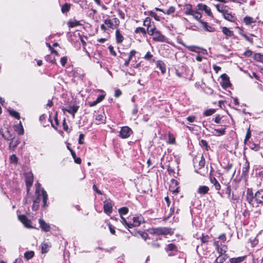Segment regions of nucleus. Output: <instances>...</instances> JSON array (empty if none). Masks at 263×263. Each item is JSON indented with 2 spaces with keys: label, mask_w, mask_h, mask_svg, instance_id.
I'll use <instances>...</instances> for the list:
<instances>
[{
  "label": "nucleus",
  "mask_w": 263,
  "mask_h": 263,
  "mask_svg": "<svg viewBox=\"0 0 263 263\" xmlns=\"http://www.w3.org/2000/svg\"><path fill=\"white\" fill-rule=\"evenodd\" d=\"M39 222L40 227L42 230L46 232L50 231L51 228L50 226L48 223H47L44 220L40 219H39Z\"/></svg>",
  "instance_id": "nucleus-15"
},
{
  "label": "nucleus",
  "mask_w": 263,
  "mask_h": 263,
  "mask_svg": "<svg viewBox=\"0 0 263 263\" xmlns=\"http://www.w3.org/2000/svg\"><path fill=\"white\" fill-rule=\"evenodd\" d=\"M204 165H205V160L203 158V156H202L201 157V160L199 162V166L201 168V167H203L204 166Z\"/></svg>",
  "instance_id": "nucleus-63"
},
{
  "label": "nucleus",
  "mask_w": 263,
  "mask_h": 263,
  "mask_svg": "<svg viewBox=\"0 0 263 263\" xmlns=\"http://www.w3.org/2000/svg\"><path fill=\"white\" fill-rule=\"evenodd\" d=\"M34 255V253L33 251H28L24 254V257L26 259L29 260L32 258L33 257Z\"/></svg>",
  "instance_id": "nucleus-40"
},
{
  "label": "nucleus",
  "mask_w": 263,
  "mask_h": 263,
  "mask_svg": "<svg viewBox=\"0 0 263 263\" xmlns=\"http://www.w3.org/2000/svg\"><path fill=\"white\" fill-rule=\"evenodd\" d=\"M8 111H9V114L12 117H13L15 118V119H20V114L16 111H15L14 110H12V109H9Z\"/></svg>",
  "instance_id": "nucleus-31"
},
{
  "label": "nucleus",
  "mask_w": 263,
  "mask_h": 263,
  "mask_svg": "<svg viewBox=\"0 0 263 263\" xmlns=\"http://www.w3.org/2000/svg\"><path fill=\"white\" fill-rule=\"evenodd\" d=\"M222 33L225 35L226 39H229L230 37L234 35L233 31L230 30L226 27H222L221 28Z\"/></svg>",
  "instance_id": "nucleus-18"
},
{
  "label": "nucleus",
  "mask_w": 263,
  "mask_h": 263,
  "mask_svg": "<svg viewBox=\"0 0 263 263\" xmlns=\"http://www.w3.org/2000/svg\"><path fill=\"white\" fill-rule=\"evenodd\" d=\"M245 256H241L236 258H231L230 259V263H241L245 260Z\"/></svg>",
  "instance_id": "nucleus-27"
},
{
  "label": "nucleus",
  "mask_w": 263,
  "mask_h": 263,
  "mask_svg": "<svg viewBox=\"0 0 263 263\" xmlns=\"http://www.w3.org/2000/svg\"><path fill=\"white\" fill-rule=\"evenodd\" d=\"M132 133L131 128L128 126H123L121 129L120 136L123 139L127 138L130 136Z\"/></svg>",
  "instance_id": "nucleus-4"
},
{
  "label": "nucleus",
  "mask_w": 263,
  "mask_h": 263,
  "mask_svg": "<svg viewBox=\"0 0 263 263\" xmlns=\"http://www.w3.org/2000/svg\"><path fill=\"white\" fill-rule=\"evenodd\" d=\"M221 78H222V82L221 83L222 87L227 88L230 85V81L227 76L226 74H223L221 76Z\"/></svg>",
  "instance_id": "nucleus-21"
},
{
  "label": "nucleus",
  "mask_w": 263,
  "mask_h": 263,
  "mask_svg": "<svg viewBox=\"0 0 263 263\" xmlns=\"http://www.w3.org/2000/svg\"><path fill=\"white\" fill-rule=\"evenodd\" d=\"M254 198V196H253V193H252L251 192L248 191L247 193L246 196L247 200L248 201V202L251 204L253 201Z\"/></svg>",
  "instance_id": "nucleus-33"
},
{
  "label": "nucleus",
  "mask_w": 263,
  "mask_h": 263,
  "mask_svg": "<svg viewBox=\"0 0 263 263\" xmlns=\"http://www.w3.org/2000/svg\"><path fill=\"white\" fill-rule=\"evenodd\" d=\"M156 30V28L154 25H152L150 27L147 28V32L149 35H152Z\"/></svg>",
  "instance_id": "nucleus-35"
},
{
  "label": "nucleus",
  "mask_w": 263,
  "mask_h": 263,
  "mask_svg": "<svg viewBox=\"0 0 263 263\" xmlns=\"http://www.w3.org/2000/svg\"><path fill=\"white\" fill-rule=\"evenodd\" d=\"M200 24L202 25V27L204 29L208 32H212L215 30L214 28L213 27L208 25V23L203 21H200Z\"/></svg>",
  "instance_id": "nucleus-24"
},
{
  "label": "nucleus",
  "mask_w": 263,
  "mask_h": 263,
  "mask_svg": "<svg viewBox=\"0 0 263 263\" xmlns=\"http://www.w3.org/2000/svg\"><path fill=\"white\" fill-rule=\"evenodd\" d=\"M128 212V209L126 207H123L119 209V213L121 217L127 214Z\"/></svg>",
  "instance_id": "nucleus-38"
},
{
  "label": "nucleus",
  "mask_w": 263,
  "mask_h": 263,
  "mask_svg": "<svg viewBox=\"0 0 263 263\" xmlns=\"http://www.w3.org/2000/svg\"><path fill=\"white\" fill-rule=\"evenodd\" d=\"M45 59L47 61L51 63H55V59L54 57H52L50 55H48L45 57Z\"/></svg>",
  "instance_id": "nucleus-53"
},
{
  "label": "nucleus",
  "mask_w": 263,
  "mask_h": 263,
  "mask_svg": "<svg viewBox=\"0 0 263 263\" xmlns=\"http://www.w3.org/2000/svg\"><path fill=\"white\" fill-rule=\"evenodd\" d=\"M242 36H243L246 40H247L248 42L252 44L253 43V39L249 37L247 35H246L245 33H241L240 34Z\"/></svg>",
  "instance_id": "nucleus-58"
},
{
  "label": "nucleus",
  "mask_w": 263,
  "mask_h": 263,
  "mask_svg": "<svg viewBox=\"0 0 263 263\" xmlns=\"http://www.w3.org/2000/svg\"><path fill=\"white\" fill-rule=\"evenodd\" d=\"M209 191V187L205 185H201L200 186L198 189V193L201 195H203L206 194Z\"/></svg>",
  "instance_id": "nucleus-23"
},
{
  "label": "nucleus",
  "mask_w": 263,
  "mask_h": 263,
  "mask_svg": "<svg viewBox=\"0 0 263 263\" xmlns=\"http://www.w3.org/2000/svg\"><path fill=\"white\" fill-rule=\"evenodd\" d=\"M210 181L214 186L215 189L217 191L220 190L221 185L215 177H211Z\"/></svg>",
  "instance_id": "nucleus-26"
},
{
  "label": "nucleus",
  "mask_w": 263,
  "mask_h": 263,
  "mask_svg": "<svg viewBox=\"0 0 263 263\" xmlns=\"http://www.w3.org/2000/svg\"><path fill=\"white\" fill-rule=\"evenodd\" d=\"M104 116L103 115H101V114H100V115H97L96 116V120L97 121H98L97 122V124H99L101 123H103L104 121Z\"/></svg>",
  "instance_id": "nucleus-39"
},
{
  "label": "nucleus",
  "mask_w": 263,
  "mask_h": 263,
  "mask_svg": "<svg viewBox=\"0 0 263 263\" xmlns=\"http://www.w3.org/2000/svg\"><path fill=\"white\" fill-rule=\"evenodd\" d=\"M113 203L110 200H105L104 202V212L107 215H109L112 212Z\"/></svg>",
  "instance_id": "nucleus-5"
},
{
  "label": "nucleus",
  "mask_w": 263,
  "mask_h": 263,
  "mask_svg": "<svg viewBox=\"0 0 263 263\" xmlns=\"http://www.w3.org/2000/svg\"><path fill=\"white\" fill-rule=\"evenodd\" d=\"M225 193L228 195V197L230 198L231 196V189L230 186H228L225 190H223Z\"/></svg>",
  "instance_id": "nucleus-54"
},
{
  "label": "nucleus",
  "mask_w": 263,
  "mask_h": 263,
  "mask_svg": "<svg viewBox=\"0 0 263 263\" xmlns=\"http://www.w3.org/2000/svg\"><path fill=\"white\" fill-rule=\"evenodd\" d=\"M142 217H134L133 218V223H130L131 228L133 227H138L140 225Z\"/></svg>",
  "instance_id": "nucleus-20"
},
{
  "label": "nucleus",
  "mask_w": 263,
  "mask_h": 263,
  "mask_svg": "<svg viewBox=\"0 0 263 263\" xmlns=\"http://www.w3.org/2000/svg\"><path fill=\"white\" fill-rule=\"evenodd\" d=\"M254 59L259 62L263 63V54L256 53L254 54Z\"/></svg>",
  "instance_id": "nucleus-30"
},
{
  "label": "nucleus",
  "mask_w": 263,
  "mask_h": 263,
  "mask_svg": "<svg viewBox=\"0 0 263 263\" xmlns=\"http://www.w3.org/2000/svg\"><path fill=\"white\" fill-rule=\"evenodd\" d=\"M153 57V54L149 51H148L146 53L144 58L146 60L151 61Z\"/></svg>",
  "instance_id": "nucleus-56"
},
{
  "label": "nucleus",
  "mask_w": 263,
  "mask_h": 263,
  "mask_svg": "<svg viewBox=\"0 0 263 263\" xmlns=\"http://www.w3.org/2000/svg\"><path fill=\"white\" fill-rule=\"evenodd\" d=\"M227 246L223 245L221 248H219V251H217V252L220 255H222V254L225 253L227 252Z\"/></svg>",
  "instance_id": "nucleus-50"
},
{
  "label": "nucleus",
  "mask_w": 263,
  "mask_h": 263,
  "mask_svg": "<svg viewBox=\"0 0 263 263\" xmlns=\"http://www.w3.org/2000/svg\"><path fill=\"white\" fill-rule=\"evenodd\" d=\"M254 198L257 203H263V189L258 191L255 193Z\"/></svg>",
  "instance_id": "nucleus-13"
},
{
  "label": "nucleus",
  "mask_w": 263,
  "mask_h": 263,
  "mask_svg": "<svg viewBox=\"0 0 263 263\" xmlns=\"http://www.w3.org/2000/svg\"><path fill=\"white\" fill-rule=\"evenodd\" d=\"M108 49L109 50L110 54L114 56H116V52H115L113 46L110 45L108 47Z\"/></svg>",
  "instance_id": "nucleus-61"
},
{
  "label": "nucleus",
  "mask_w": 263,
  "mask_h": 263,
  "mask_svg": "<svg viewBox=\"0 0 263 263\" xmlns=\"http://www.w3.org/2000/svg\"><path fill=\"white\" fill-rule=\"evenodd\" d=\"M199 10H204V12L210 16H212V13L210 7H208L206 5L203 4H199L197 5Z\"/></svg>",
  "instance_id": "nucleus-12"
},
{
  "label": "nucleus",
  "mask_w": 263,
  "mask_h": 263,
  "mask_svg": "<svg viewBox=\"0 0 263 263\" xmlns=\"http://www.w3.org/2000/svg\"><path fill=\"white\" fill-rule=\"evenodd\" d=\"M226 260V258L222 256V255H219L215 260L216 263H223Z\"/></svg>",
  "instance_id": "nucleus-46"
},
{
  "label": "nucleus",
  "mask_w": 263,
  "mask_h": 263,
  "mask_svg": "<svg viewBox=\"0 0 263 263\" xmlns=\"http://www.w3.org/2000/svg\"><path fill=\"white\" fill-rule=\"evenodd\" d=\"M79 108V106L74 105L72 106H69L68 108H63L62 110L64 112H67L70 114H72L74 117V114L78 111Z\"/></svg>",
  "instance_id": "nucleus-10"
},
{
  "label": "nucleus",
  "mask_w": 263,
  "mask_h": 263,
  "mask_svg": "<svg viewBox=\"0 0 263 263\" xmlns=\"http://www.w3.org/2000/svg\"><path fill=\"white\" fill-rule=\"evenodd\" d=\"M135 33L137 34L142 33L143 34H146V31L144 28L139 27L136 28L135 30Z\"/></svg>",
  "instance_id": "nucleus-43"
},
{
  "label": "nucleus",
  "mask_w": 263,
  "mask_h": 263,
  "mask_svg": "<svg viewBox=\"0 0 263 263\" xmlns=\"http://www.w3.org/2000/svg\"><path fill=\"white\" fill-rule=\"evenodd\" d=\"M10 161L11 163H16L18 161V159L15 155L13 154L10 157Z\"/></svg>",
  "instance_id": "nucleus-52"
},
{
  "label": "nucleus",
  "mask_w": 263,
  "mask_h": 263,
  "mask_svg": "<svg viewBox=\"0 0 263 263\" xmlns=\"http://www.w3.org/2000/svg\"><path fill=\"white\" fill-rule=\"evenodd\" d=\"M249 163L248 161H246L242 167V174L245 175L249 170Z\"/></svg>",
  "instance_id": "nucleus-28"
},
{
  "label": "nucleus",
  "mask_w": 263,
  "mask_h": 263,
  "mask_svg": "<svg viewBox=\"0 0 263 263\" xmlns=\"http://www.w3.org/2000/svg\"><path fill=\"white\" fill-rule=\"evenodd\" d=\"M67 57H63L61 58L60 62H61V65L63 66H65V64L67 63Z\"/></svg>",
  "instance_id": "nucleus-64"
},
{
  "label": "nucleus",
  "mask_w": 263,
  "mask_h": 263,
  "mask_svg": "<svg viewBox=\"0 0 263 263\" xmlns=\"http://www.w3.org/2000/svg\"><path fill=\"white\" fill-rule=\"evenodd\" d=\"M186 48L190 51L195 52L198 53V54H201L205 55V54H207V53H208L206 50L201 48L198 46H186Z\"/></svg>",
  "instance_id": "nucleus-6"
},
{
  "label": "nucleus",
  "mask_w": 263,
  "mask_h": 263,
  "mask_svg": "<svg viewBox=\"0 0 263 263\" xmlns=\"http://www.w3.org/2000/svg\"><path fill=\"white\" fill-rule=\"evenodd\" d=\"M209 239V237L208 235L204 236L202 235V236L201 238V241L202 243H206V242H208Z\"/></svg>",
  "instance_id": "nucleus-62"
},
{
  "label": "nucleus",
  "mask_w": 263,
  "mask_h": 263,
  "mask_svg": "<svg viewBox=\"0 0 263 263\" xmlns=\"http://www.w3.org/2000/svg\"><path fill=\"white\" fill-rule=\"evenodd\" d=\"M170 191L174 194L179 192L178 182L174 179L171 181Z\"/></svg>",
  "instance_id": "nucleus-8"
},
{
  "label": "nucleus",
  "mask_w": 263,
  "mask_h": 263,
  "mask_svg": "<svg viewBox=\"0 0 263 263\" xmlns=\"http://www.w3.org/2000/svg\"><path fill=\"white\" fill-rule=\"evenodd\" d=\"M121 222L123 224L125 225L128 228H131V226L130 225V223L127 222L125 218H124L123 216L121 217Z\"/></svg>",
  "instance_id": "nucleus-51"
},
{
  "label": "nucleus",
  "mask_w": 263,
  "mask_h": 263,
  "mask_svg": "<svg viewBox=\"0 0 263 263\" xmlns=\"http://www.w3.org/2000/svg\"><path fill=\"white\" fill-rule=\"evenodd\" d=\"M175 11V8L174 6L170 7L166 11H165L164 14L170 15L173 14Z\"/></svg>",
  "instance_id": "nucleus-49"
},
{
  "label": "nucleus",
  "mask_w": 263,
  "mask_h": 263,
  "mask_svg": "<svg viewBox=\"0 0 263 263\" xmlns=\"http://www.w3.org/2000/svg\"><path fill=\"white\" fill-rule=\"evenodd\" d=\"M243 21L246 23V25H248L253 23L254 21L253 20V18L250 16H246L243 18Z\"/></svg>",
  "instance_id": "nucleus-45"
},
{
  "label": "nucleus",
  "mask_w": 263,
  "mask_h": 263,
  "mask_svg": "<svg viewBox=\"0 0 263 263\" xmlns=\"http://www.w3.org/2000/svg\"><path fill=\"white\" fill-rule=\"evenodd\" d=\"M184 13L185 15H192L195 10L193 9L192 5L191 4H186L184 7Z\"/></svg>",
  "instance_id": "nucleus-17"
},
{
  "label": "nucleus",
  "mask_w": 263,
  "mask_h": 263,
  "mask_svg": "<svg viewBox=\"0 0 263 263\" xmlns=\"http://www.w3.org/2000/svg\"><path fill=\"white\" fill-rule=\"evenodd\" d=\"M70 153L74 159V162L77 164H80L81 163V158L77 157L75 152L72 149H70Z\"/></svg>",
  "instance_id": "nucleus-32"
},
{
  "label": "nucleus",
  "mask_w": 263,
  "mask_h": 263,
  "mask_svg": "<svg viewBox=\"0 0 263 263\" xmlns=\"http://www.w3.org/2000/svg\"><path fill=\"white\" fill-rule=\"evenodd\" d=\"M165 251L166 252L172 251H177V248L176 245L174 243H170L168 244L165 248Z\"/></svg>",
  "instance_id": "nucleus-29"
},
{
  "label": "nucleus",
  "mask_w": 263,
  "mask_h": 263,
  "mask_svg": "<svg viewBox=\"0 0 263 263\" xmlns=\"http://www.w3.org/2000/svg\"><path fill=\"white\" fill-rule=\"evenodd\" d=\"M116 40L118 44H121L124 40V36L121 33L119 29H117L116 31Z\"/></svg>",
  "instance_id": "nucleus-22"
},
{
  "label": "nucleus",
  "mask_w": 263,
  "mask_h": 263,
  "mask_svg": "<svg viewBox=\"0 0 263 263\" xmlns=\"http://www.w3.org/2000/svg\"><path fill=\"white\" fill-rule=\"evenodd\" d=\"M70 8V5L68 3H65L62 6L61 11L62 13H65L67 12Z\"/></svg>",
  "instance_id": "nucleus-37"
},
{
  "label": "nucleus",
  "mask_w": 263,
  "mask_h": 263,
  "mask_svg": "<svg viewBox=\"0 0 263 263\" xmlns=\"http://www.w3.org/2000/svg\"><path fill=\"white\" fill-rule=\"evenodd\" d=\"M222 117L220 116L219 115H217L214 119V121L215 123L217 124H220L221 123V119Z\"/></svg>",
  "instance_id": "nucleus-57"
},
{
  "label": "nucleus",
  "mask_w": 263,
  "mask_h": 263,
  "mask_svg": "<svg viewBox=\"0 0 263 263\" xmlns=\"http://www.w3.org/2000/svg\"><path fill=\"white\" fill-rule=\"evenodd\" d=\"M193 17L196 19L197 21H198L200 23V21H202L200 18H201V14L200 12H198L197 11L195 10L193 14L192 15Z\"/></svg>",
  "instance_id": "nucleus-34"
},
{
  "label": "nucleus",
  "mask_w": 263,
  "mask_h": 263,
  "mask_svg": "<svg viewBox=\"0 0 263 263\" xmlns=\"http://www.w3.org/2000/svg\"><path fill=\"white\" fill-rule=\"evenodd\" d=\"M18 219L25 226V227L30 228H31L30 226L31 221L24 215H21L18 216Z\"/></svg>",
  "instance_id": "nucleus-9"
},
{
  "label": "nucleus",
  "mask_w": 263,
  "mask_h": 263,
  "mask_svg": "<svg viewBox=\"0 0 263 263\" xmlns=\"http://www.w3.org/2000/svg\"><path fill=\"white\" fill-rule=\"evenodd\" d=\"M200 145L201 147H204L206 151L208 150L209 146L208 145V142H206V140L202 139L200 141Z\"/></svg>",
  "instance_id": "nucleus-48"
},
{
  "label": "nucleus",
  "mask_w": 263,
  "mask_h": 263,
  "mask_svg": "<svg viewBox=\"0 0 263 263\" xmlns=\"http://www.w3.org/2000/svg\"><path fill=\"white\" fill-rule=\"evenodd\" d=\"M42 246V253H46L48 251L49 245L46 242H43L41 245Z\"/></svg>",
  "instance_id": "nucleus-41"
},
{
  "label": "nucleus",
  "mask_w": 263,
  "mask_h": 263,
  "mask_svg": "<svg viewBox=\"0 0 263 263\" xmlns=\"http://www.w3.org/2000/svg\"><path fill=\"white\" fill-rule=\"evenodd\" d=\"M33 181V174L31 173L26 175V185L27 188H29L32 184Z\"/></svg>",
  "instance_id": "nucleus-14"
},
{
  "label": "nucleus",
  "mask_w": 263,
  "mask_h": 263,
  "mask_svg": "<svg viewBox=\"0 0 263 263\" xmlns=\"http://www.w3.org/2000/svg\"><path fill=\"white\" fill-rule=\"evenodd\" d=\"M104 23L110 28L113 29L114 28V24L113 23L112 20L110 19H106L104 21Z\"/></svg>",
  "instance_id": "nucleus-44"
},
{
  "label": "nucleus",
  "mask_w": 263,
  "mask_h": 263,
  "mask_svg": "<svg viewBox=\"0 0 263 263\" xmlns=\"http://www.w3.org/2000/svg\"><path fill=\"white\" fill-rule=\"evenodd\" d=\"M136 51L132 50L129 53L123 52L121 53L120 58L124 60V66H128L130 61L135 57Z\"/></svg>",
  "instance_id": "nucleus-3"
},
{
  "label": "nucleus",
  "mask_w": 263,
  "mask_h": 263,
  "mask_svg": "<svg viewBox=\"0 0 263 263\" xmlns=\"http://www.w3.org/2000/svg\"><path fill=\"white\" fill-rule=\"evenodd\" d=\"M226 133V128L218 129H214L213 132H212V134L216 136H220L224 135Z\"/></svg>",
  "instance_id": "nucleus-25"
},
{
  "label": "nucleus",
  "mask_w": 263,
  "mask_h": 263,
  "mask_svg": "<svg viewBox=\"0 0 263 263\" xmlns=\"http://www.w3.org/2000/svg\"><path fill=\"white\" fill-rule=\"evenodd\" d=\"M149 234L155 235L156 236V239H158V237L159 235H167L171 234V229L167 228H152L148 231Z\"/></svg>",
  "instance_id": "nucleus-1"
},
{
  "label": "nucleus",
  "mask_w": 263,
  "mask_h": 263,
  "mask_svg": "<svg viewBox=\"0 0 263 263\" xmlns=\"http://www.w3.org/2000/svg\"><path fill=\"white\" fill-rule=\"evenodd\" d=\"M153 36V39L155 41L163 42L165 39V36L162 35L160 32L157 30L152 35Z\"/></svg>",
  "instance_id": "nucleus-11"
},
{
  "label": "nucleus",
  "mask_w": 263,
  "mask_h": 263,
  "mask_svg": "<svg viewBox=\"0 0 263 263\" xmlns=\"http://www.w3.org/2000/svg\"><path fill=\"white\" fill-rule=\"evenodd\" d=\"M216 9L218 11L221 12L223 14V12H225L227 10L225 9L226 6L221 4H217L216 5Z\"/></svg>",
  "instance_id": "nucleus-36"
},
{
  "label": "nucleus",
  "mask_w": 263,
  "mask_h": 263,
  "mask_svg": "<svg viewBox=\"0 0 263 263\" xmlns=\"http://www.w3.org/2000/svg\"><path fill=\"white\" fill-rule=\"evenodd\" d=\"M215 112L214 109H209L204 111L203 115L205 116H209L213 115Z\"/></svg>",
  "instance_id": "nucleus-47"
},
{
  "label": "nucleus",
  "mask_w": 263,
  "mask_h": 263,
  "mask_svg": "<svg viewBox=\"0 0 263 263\" xmlns=\"http://www.w3.org/2000/svg\"><path fill=\"white\" fill-rule=\"evenodd\" d=\"M35 195H36V197L33 199V202L34 203L38 204L39 203L40 201V196H42L43 203V206L44 208L47 206V200L48 199V196L46 191L44 189H42L41 190V194H40L39 196L38 194H35Z\"/></svg>",
  "instance_id": "nucleus-2"
},
{
  "label": "nucleus",
  "mask_w": 263,
  "mask_h": 263,
  "mask_svg": "<svg viewBox=\"0 0 263 263\" xmlns=\"http://www.w3.org/2000/svg\"><path fill=\"white\" fill-rule=\"evenodd\" d=\"M222 15L224 19L229 22H234L237 19L234 13H233L227 10L223 12Z\"/></svg>",
  "instance_id": "nucleus-7"
},
{
  "label": "nucleus",
  "mask_w": 263,
  "mask_h": 263,
  "mask_svg": "<svg viewBox=\"0 0 263 263\" xmlns=\"http://www.w3.org/2000/svg\"><path fill=\"white\" fill-rule=\"evenodd\" d=\"M79 23L78 21H72V22H69L68 23V25L69 27H74L78 25H79Z\"/></svg>",
  "instance_id": "nucleus-59"
},
{
  "label": "nucleus",
  "mask_w": 263,
  "mask_h": 263,
  "mask_svg": "<svg viewBox=\"0 0 263 263\" xmlns=\"http://www.w3.org/2000/svg\"><path fill=\"white\" fill-rule=\"evenodd\" d=\"M40 186L41 184L39 183H37L35 184V194H38V195H40Z\"/></svg>",
  "instance_id": "nucleus-60"
},
{
  "label": "nucleus",
  "mask_w": 263,
  "mask_h": 263,
  "mask_svg": "<svg viewBox=\"0 0 263 263\" xmlns=\"http://www.w3.org/2000/svg\"><path fill=\"white\" fill-rule=\"evenodd\" d=\"M14 130L20 135H23L24 133V128L21 122L14 126Z\"/></svg>",
  "instance_id": "nucleus-19"
},
{
  "label": "nucleus",
  "mask_w": 263,
  "mask_h": 263,
  "mask_svg": "<svg viewBox=\"0 0 263 263\" xmlns=\"http://www.w3.org/2000/svg\"><path fill=\"white\" fill-rule=\"evenodd\" d=\"M156 64L157 67L161 70V72L163 74L166 72V65L162 61H157Z\"/></svg>",
  "instance_id": "nucleus-16"
},
{
  "label": "nucleus",
  "mask_w": 263,
  "mask_h": 263,
  "mask_svg": "<svg viewBox=\"0 0 263 263\" xmlns=\"http://www.w3.org/2000/svg\"><path fill=\"white\" fill-rule=\"evenodd\" d=\"M167 171H168V174L170 175H172L173 176H174L175 178L177 177V176L175 175V172L174 169L173 168H172L171 166H168Z\"/></svg>",
  "instance_id": "nucleus-55"
},
{
  "label": "nucleus",
  "mask_w": 263,
  "mask_h": 263,
  "mask_svg": "<svg viewBox=\"0 0 263 263\" xmlns=\"http://www.w3.org/2000/svg\"><path fill=\"white\" fill-rule=\"evenodd\" d=\"M151 24V18L149 17H147L143 22V25L145 27H150L152 26Z\"/></svg>",
  "instance_id": "nucleus-42"
}]
</instances>
